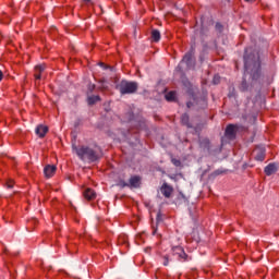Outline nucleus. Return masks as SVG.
<instances>
[{"mask_svg": "<svg viewBox=\"0 0 279 279\" xmlns=\"http://www.w3.org/2000/svg\"><path fill=\"white\" fill-rule=\"evenodd\" d=\"M72 149L76 153L81 160H90V162H95V160H98L99 158L97 156V153H95L93 148H88L87 146H73Z\"/></svg>", "mask_w": 279, "mask_h": 279, "instance_id": "nucleus-1", "label": "nucleus"}, {"mask_svg": "<svg viewBox=\"0 0 279 279\" xmlns=\"http://www.w3.org/2000/svg\"><path fill=\"white\" fill-rule=\"evenodd\" d=\"M138 90V84L134 82L122 81L120 83V93L121 95H132Z\"/></svg>", "mask_w": 279, "mask_h": 279, "instance_id": "nucleus-2", "label": "nucleus"}, {"mask_svg": "<svg viewBox=\"0 0 279 279\" xmlns=\"http://www.w3.org/2000/svg\"><path fill=\"white\" fill-rule=\"evenodd\" d=\"M225 136L230 141L234 140L236 136V125L229 124L226 129Z\"/></svg>", "mask_w": 279, "mask_h": 279, "instance_id": "nucleus-3", "label": "nucleus"}, {"mask_svg": "<svg viewBox=\"0 0 279 279\" xmlns=\"http://www.w3.org/2000/svg\"><path fill=\"white\" fill-rule=\"evenodd\" d=\"M172 254L178 256L179 260H186V253L182 246H174L172 247Z\"/></svg>", "mask_w": 279, "mask_h": 279, "instance_id": "nucleus-4", "label": "nucleus"}, {"mask_svg": "<svg viewBox=\"0 0 279 279\" xmlns=\"http://www.w3.org/2000/svg\"><path fill=\"white\" fill-rule=\"evenodd\" d=\"M58 168L56 166L48 165L44 168V173L46 178H53Z\"/></svg>", "mask_w": 279, "mask_h": 279, "instance_id": "nucleus-5", "label": "nucleus"}, {"mask_svg": "<svg viewBox=\"0 0 279 279\" xmlns=\"http://www.w3.org/2000/svg\"><path fill=\"white\" fill-rule=\"evenodd\" d=\"M35 132L39 138H45L47 132H49V128H47V125L40 124L36 128Z\"/></svg>", "mask_w": 279, "mask_h": 279, "instance_id": "nucleus-6", "label": "nucleus"}, {"mask_svg": "<svg viewBox=\"0 0 279 279\" xmlns=\"http://www.w3.org/2000/svg\"><path fill=\"white\" fill-rule=\"evenodd\" d=\"M161 193L165 197H171L172 193H173V187H171V185L163 183L161 186Z\"/></svg>", "mask_w": 279, "mask_h": 279, "instance_id": "nucleus-7", "label": "nucleus"}, {"mask_svg": "<svg viewBox=\"0 0 279 279\" xmlns=\"http://www.w3.org/2000/svg\"><path fill=\"white\" fill-rule=\"evenodd\" d=\"M83 195H84L85 199H87L88 202H90L97 197V193H95L93 191V189H90V187L86 189L84 191Z\"/></svg>", "mask_w": 279, "mask_h": 279, "instance_id": "nucleus-8", "label": "nucleus"}, {"mask_svg": "<svg viewBox=\"0 0 279 279\" xmlns=\"http://www.w3.org/2000/svg\"><path fill=\"white\" fill-rule=\"evenodd\" d=\"M129 186H131V189H138V186H141V177H131Z\"/></svg>", "mask_w": 279, "mask_h": 279, "instance_id": "nucleus-9", "label": "nucleus"}, {"mask_svg": "<svg viewBox=\"0 0 279 279\" xmlns=\"http://www.w3.org/2000/svg\"><path fill=\"white\" fill-rule=\"evenodd\" d=\"M276 171H278V167L275 163H269L265 168L266 175H274V173H276Z\"/></svg>", "mask_w": 279, "mask_h": 279, "instance_id": "nucleus-10", "label": "nucleus"}, {"mask_svg": "<svg viewBox=\"0 0 279 279\" xmlns=\"http://www.w3.org/2000/svg\"><path fill=\"white\" fill-rule=\"evenodd\" d=\"M254 154H255V159L259 160L260 162H263V160H265V149L256 148L254 150Z\"/></svg>", "mask_w": 279, "mask_h": 279, "instance_id": "nucleus-11", "label": "nucleus"}, {"mask_svg": "<svg viewBox=\"0 0 279 279\" xmlns=\"http://www.w3.org/2000/svg\"><path fill=\"white\" fill-rule=\"evenodd\" d=\"M46 66L44 64H39L35 66V80H40V73H43V71H45Z\"/></svg>", "mask_w": 279, "mask_h": 279, "instance_id": "nucleus-12", "label": "nucleus"}, {"mask_svg": "<svg viewBox=\"0 0 279 279\" xmlns=\"http://www.w3.org/2000/svg\"><path fill=\"white\" fill-rule=\"evenodd\" d=\"M151 38L154 43H158L160 40V31L158 29L151 31Z\"/></svg>", "mask_w": 279, "mask_h": 279, "instance_id": "nucleus-13", "label": "nucleus"}, {"mask_svg": "<svg viewBox=\"0 0 279 279\" xmlns=\"http://www.w3.org/2000/svg\"><path fill=\"white\" fill-rule=\"evenodd\" d=\"M250 66H252V62L250 61V58H247V50H245V56H244V69H245V71H248Z\"/></svg>", "mask_w": 279, "mask_h": 279, "instance_id": "nucleus-14", "label": "nucleus"}, {"mask_svg": "<svg viewBox=\"0 0 279 279\" xmlns=\"http://www.w3.org/2000/svg\"><path fill=\"white\" fill-rule=\"evenodd\" d=\"M101 98L99 96H90L87 98V102L89 106H93L94 104H97Z\"/></svg>", "mask_w": 279, "mask_h": 279, "instance_id": "nucleus-15", "label": "nucleus"}, {"mask_svg": "<svg viewBox=\"0 0 279 279\" xmlns=\"http://www.w3.org/2000/svg\"><path fill=\"white\" fill-rule=\"evenodd\" d=\"M167 101H175V92H169L165 95Z\"/></svg>", "mask_w": 279, "mask_h": 279, "instance_id": "nucleus-16", "label": "nucleus"}, {"mask_svg": "<svg viewBox=\"0 0 279 279\" xmlns=\"http://www.w3.org/2000/svg\"><path fill=\"white\" fill-rule=\"evenodd\" d=\"M181 123H183V125H189V114L184 113L181 117Z\"/></svg>", "mask_w": 279, "mask_h": 279, "instance_id": "nucleus-17", "label": "nucleus"}, {"mask_svg": "<svg viewBox=\"0 0 279 279\" xmlns=\"http://www.w3.org/2000/svg\"><path fill=\"white\" fill-rule=\"evenodd\" d=\"M193 56L191 53H186L184 57H183V60L182 62H185L186 64H189V62H191Z\"/></svg>", "mask_w": 279, "mask_h": 279, "instance_id": "nucleus-18", "label": "nucleus"}, {"mask_svg": "<svg viewBox=\"0 0 279 279\" xmlns=\"http://www.w3.org/2000/svg\"><path fill=\"white\" fill-rule=\"evenodd\" d=\"M5 184H7V189H13L14 187V180L9 179Z\"/></svg>", "mask_w": 279, "mask_h": 279, "instance_id": "nucleus-19", "label": "nucleus"}, {"mask_svg": "<svg viewBox=\"0 0 279 279\" xmlns=\"http://www.w3.org/2000/svg\"><path fill=\"white\" fill-rule=\"evenodd\" d=\"M220 81H221V77L219 75L214 76V80H213L214 84H219Z\"/></svg>", "mask_w": 279, "mask_h": 279, "instance_id": "nucleus-20", "label": "nucleus"}, {"mask_svg": "<svg viewBox=\"0 0 279 279\" xmlns=\"http://www.w3.org/2000/svg\"><path fill=\"white\" fill-rule=\"evenodd\" d=\"M253 66H255L256 69H260V60L257 59V61H254Z\"/></svg>", "mask_w": 279, "mask_h": 279, "instance_id": "nucleus-21", "label": "nucleus"}, {"mask_svg": "<svg viewBox=\"0 0 279 279\" xmlns=\"http://www.w3.org/2000/svg\"><path fill=\"white\" fill-rule=\"evenodd\" d=\"M216 29H217L218 32H221V29H223V26H222L221 24L217 23V24H216Z\"/></svg>", "mask_w": 279, "mask_h": 279, "instance_id": "nucleus-22", "label": "nucleus"}, {"mask_svg": "<svg viewBox=\"0 0 279 279\" xmlns=\"http://www.w3.org/2000/svg\"><path fill=\"white\" fill-rule=\"evenodd\" d=\"M173 165H175V167H180V160L177 159H172Z\"/></svg>", "mask_w": 279, "mask_h": 279, "instance_id": "nucleus-23", "label": "nucleus"}, {"mask_svg": "<svg viewBox=\"0 0 279 279\" xmlns=\"http://www.w3.org/2000/svg\"><path fill=\"white\" fill-rule=\"evenodd\" d=\"M165 267H167V265H169V257L165 256V262H163Z\"/></svg>", "mask_w": 279, "mask_h": 279, "instance_id": "nucleus-24", "label": "nucleus"}, {"mask_svg": "<svg viewBox=\"0 0 279 279\" xmlns=\"http://www.w3.org/2000/svg\"><path fill=\"white\" fill-rule=\"evenodd\" d=\"M3 80V72L0 70V82Z\"/></svg>", "mask_w": 279, "mask_h": 279, "instance_id": "nucleus-25", "label": "nucleus"}, {"mask_svg": "<svg viewBox=\"0 0 279 279\" xmlns=\"http://www.w3.org/2000/svg\"><path fill=\"white\" fill-rule=\"evenodd\" d=\"M246 1V3H254V1H256V0H245Z\"/></svg>", "mask_w": 279, "mask_h": 279, "instance_id": "nucleus-26", "label": "nucleus"}, {"mask_svg": "<svg viewBox=\"0 0 279 279\" xmlns=\"http://www.w3.org/2000/svg\"><path fill=\"white\" fill-rule=\"evenodd\" d=\"M187 108H191V104L187 102Z\"/></svg>", "mask_w": 279, "mask_h": 279, "instance_id": "nucleus-27", "label": "nucleus"}, {"mask_svg": "<svg viewBox=\"0 0 279 279\" xmlns=\"http://www.w3.org/2000/svg\"><path fill=\"white\" fill-rule=\"evenodd\" d=\"M85 1H90V0H85Z\"/></svg>", "mask_w": 279, "mask_h": 279, "instance_id": "nucleus-28", "label": "nucleus"}]
</instances>
